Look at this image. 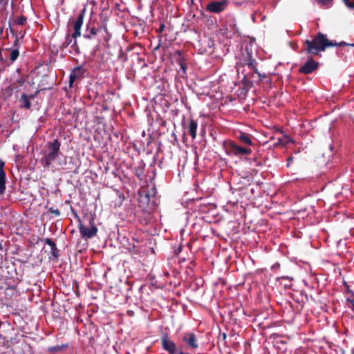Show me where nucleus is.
Returning <instances> with one entry per match:
<instances>
[{
  "mask_svg": "<svg viewBox=\"0 0 354 354\" xmlns=\"http://www.w3.org/2000/svg\"><path fill=\"white\" fill-rule=\"evenodd\" d=\"M344 46H354V44H350L345 41H341L339 43L333 42V41L329 40L326 35L319 32L311 40H305L303 51L311 56L319 55L321 52L325 51L328 47Z\"/></svg>",
  "mask_w": 354,
  "mask_h": 354,
  "instance_id": "nucleus-1",
  "label": "nucleus"
},
{
  "mask_svg": "<svg viewBox=\"0 0 354 354\" xmlns=\"http://www.w3.org/2000/svg\"><path fill=\"white\" fill-rule=\"evenodd\" d=\"M60 142L57 139L48 142V150L44 152V156L41 159V163L44 168H49L53 165L55 160L59 157L60 152Z\"/></svg>",
  "mask_w": 354,
  "mask_h": 354,
  "instance_id": "nucleus-2",
  "label": "nucleus"
},
{
  "mask_svg": "<svg viewBox=\"0 0 354 354\" xmlns=\"http://www.w3.org/2000/svg\"><path fill=\"white\" fill-rule=\"evenodd\" d=\"M104 30L106 32V26L101 24L97 19H90L86 24V28L83 33V37L92 40L96 38V37Z\"/></svg>",
  "mask_w": 354,
  "mask_h": 354,
  "instance_id": "nucleus-3",
  "label": "nucleus"
},
{
  "mask_svg": "<svg viewBox=\"0 0 354 354\" xmlns=\"http://www.w3.org/2000/svg\"><path fill=\"white\" fill-rule=\"evenodd\" d=\"M229 6L228 0L211 1L207 3L205 10L211 14H221L224 12Z\"/></svg>",
  "mask_w": 354,
  "mask_h": 354,
  "instance_id": "nucleus-4",
  "label": "nucleus"
},
{
  "mask_svg": "<svg viewBox=\"0 0 354 354\" xmlns=\"http://www.w3.org/2000/svg\"><path fill=\"white\" fill-rule=\"evenodd\" d=\"M225 150L228 155L236 156L248 155L252 153V149L250 148L239 146L232 141H230L227 143Z\"/></svg>",
  "mask_w": 354,
  "mask_h": 354,
  "instance_id": "nucleus-5",
  "label": "nucleus"
},
{
  "mask_svg": "<svg viewBox=\"0 0 354 354\" xmlns=\"http://www.w3.org/2000/svg\"><path fill=\"white\" fill-rule=\"evenodd\" d=\"M319 65L318 62L315 61L311 56L308 57L304 64L299 68V72L305 75L312 73L317 70Z\"/></svg>",
  "mask_w": 354,
  "mask_h": 354,
  "instance_id": "nucleus-6",
  "label": "nucleus"
},
{
  "mask_svg": "<svg viewBox=\"0 0 354 354\" xmlns=\"http://www.w3.org/2000/svg\"><path fill=\"white\" fill-rule=\"evenodd\" d=\"M85 9L82 10L78 14L77 18L72 21L73 36L80 37L82 35V27L83 25L84 19L85 17Z\"/></svg>",
  "mask_w": 354,
  "mask_h": 354,
  "instance_id": "nucleus-7",
  "label": "nucleus"
},
{
  "mask_svg": "<svg viewBox=\"0 0 354 354\" xmlns=\"http://www.w3.org/2000/svg\"><path fill=\"white\" fill-rule=\"evenodd\" d=\"M161 344L162 348L168 352L169 354H178V350L176 344L171 341L167 334L161 336Z\"/></svg>",
  "mask_w": 354,
  "mask_h": 354,
  "instance_id": "nucleus-8",
  "label": "nucleus"
},
{
  "mask_svg": "<svg viewBox=\"0 0 354 354\" xmlns=\"http://www.w3.org/2000/svg\"><path fill=\"white\" fill-rule=\"evenodd\" d=\"M89 224L90 226H86L82 223L80 224L79 227L80 233L84 238H91L97 234V228L94 223L91 222V220L89 221Z\"/></svg>",
  "mask_w": 354,
  "mask_h": 354,
  "instance_id": "nucleus-9",
  "label": "nucleus"
},
{
  "mask_svg": "<svg viewBox=\"0 0 354 354\" xmlns=\"http://www.w3.org/2000/svg\"><path fill=\"white\" fill-rule=\"evenodd\" d=\"M39 90H37L33 94L28 95L26 93H23L21 95L19 101L20 102V108L26 110H30L31 108V100H34L39 93Z\"/></svg>",
  "mask_w": 354,
  "mask_h": 354,
  "instance_id": "nucleus-10",
  "label": "nucleus"
},
{
  "mask_svg": "<svg viewBox=\"0 0 354 354\" xmlns=\"http://www.w3.org/2000/svg\"><path fill=\"white\" fill-rule=\"evenodd\" d=\"M85 73V70L82 68V66L75 67L71 72L69 75L68 84L69 87L72 88L73 86V83L76 80L82 78L84 77Z\"/></svg>",
  "mask_w": 354,
  "mask_h": 354,
  "instance_id": "nucleus-11",
  "label": "nucleus"
},
{
  "mask_svg": "<svg viewBox=\"0 0 354 354\" xmlns=\"http://www.w3.org/2000/svg\"><path fill=\"white\" fill-rule=\"evenodd\" d=\"M78 37H74L73 33L69 34L67 33L66 35V39L65 41L62 44V46L64 48L68 47L69 45H71V47L75 50H77L78 46H77V38Z\"/></svg>",
  "mask_w": 354,
  "mask_h": 354,
  "instance_id": "nucleus-12",
  "label": "nucleus"
},
{
  "mask_svg": "<svg viewBox=\"0 0 354 354\" xmlns=\"http://www.w3.org/2000/svg\"><path fill=\"white\" fill-rule=\"evenodd\" d=\"M247 56L244 59V64L247 65L250 69L253 70L254 73H258V70L257 68V62L252 57V55L251 52H249L248 50Z\"/></svg>",
  "mask_w": 354,
  "mask_h": 354,
  "instance_id": "nucleus-13",
  "label": "nucleus"
},
{
  "mask_svg": "<svg viewBox=\"0 0 354 354\" xmlns=\"http://www.w3.org/2000/svg\"><path fill=\"white\" fill-rule=\"evenodd\" d=\"M5 162L0 160V195L5 192L6 189V173L3 170Z\"/></svg>",
  "mask_w": 354,
  "mask_h": 354,
  "instance_id": "nucleus-14",
  "label": "nucleus"
},
{
  "mask_svg": "<svg viewBox=\"0 0 354 354\" xmlns=\"http://www.w3.org/2000/svg\"><path fill=\"white\" fill-rule=\"evenodd\" d=\"M145 168V163L142 160L138 161L134 167V174L139 179H142L144 177Z\"/></svg>",
  "mask_w": 354,
  "mask_h": 354,
  "instance_id": "nucleus-15",
  "label": "nucleus"
},
{
  "mask_svg": "<svg viewBox=\"0 0 354 354\" xmlns=\"http://www.w3.org/2000/svg\"><path fill=\"white\" fill-rule=\"evenodd\" d=\"M25 79L23 76H21L19 79L12 83L8 87V90L9 91H15L16 92H19L21 90V87L24 84Z\"/></svg>",
  "mask_w": 354,
  "mask_h": 354,
  "instance_id": "nucleus-16",
  "label": "nucleus"
},
{
  "mask_svg": "<svg viewBox=\"0 0 354 354\" xmlns=\"http://www.w3.org/2000/svg\"><path fill=\"white\" fill-rule=\"evenodd\" d=\"M198 127V123L193 118H190L187 126L188 133L193 139L196 137V131Z\"/></svg>",
  "mask_w": 354,
  "mask_h": 354,
  "instance_id": "nucleus-17",
  "label": "nucleus"
},
{
  "mask_svg": "<svg viewBox=\"0 0 354 354\" xmlns=\"http://www.w3.org/2000/svg\"><path fill=\"white\" fill-rule=\"evenodd\" d=\"M183 340L186 342L188 346L194 348H198V344L196 343V337L194 333L186 334Z\"/></svg>",
  "mask_w": 354,
  "mask_h": 354,
  "instance_id": "nucleus-18",
  "label": "nucleus"
},
{
  "mask_svg": "<svg viewBox=\"0 0 354 354\" xmlns=\"http://www.w3.org/2000/svg\"><path fill=\"white\" fill-rule=\"evenodd\" d=\"M239 139L243 144L248 145H252V141L250 138V136L246 133H241L240 135L239 136Z\"/></svg>",
  "mask_w": 354,
  "mask_h": 354,
  "instance_id": "nucleus-19",
  "label": "nucleus"
},
{
  "mask_svg": "<svg viewBox=\"0 0 354 354\" xmlns=\"http://www.w3.org/2000/svg\"><path fill=\"white\" fill-rule=\"evenodd\" d=\"M57 245H50V259H56L59 257V250L56 248Z\"/></svg>",
  "mask_w": 354,
  "mask_h": 354,
  "instance_id": "nucleus-20",
  "label": "nucleus"
},
{
  "mask_svg": "<svg viewBox=\"0 0 354 354\" xmlns=\"http://www.w3.org/2000/svg\"><path fill=\"white\" fill-rule=\"evenodd\" d=\"M227 26L231 29V30L234 31V32H239V28L237 27L235 17H232V19H229L227 21Z\"/></svg>",
  "mask_w": 354,
  "mask_h": 354,
  "instance_id": "nucleus-21",
  "label": "nucleus"
},
{
  "mask_svg": "<svg viewBox=\"0 0 354 354\" xmlns=\"http://www.w3.org/2000/svg\"><path fill=\"white\" fill-rule=\"evenodd\" d=\"M19 51L17 48L11 49L10 54V59L11 62H14L19 57Z\"/></svg>",
  "mask_w": 354,
  "mask_h": 354,
  "instance_id": "nucleus-22",
  "label": "nucleus"
},
{
  "mask_svg": "<svg viewBox=\"0 0 354 354\" xmlns=\"http://www.w3.org/2000/svg\"><path fill=\"white\" fill-rule=\"evenodd\" d=\"M177 63L180 66V69L185 73L187 69V64L185 62L183 57H180L177 59Z\"/></svg>",
  "mask_w": 354,
  "mask_h": 354,
  "instance_id": "nucleus-23",
  "label": "nucleus"
},
{
  "mask_svg": "<svg viewBox=\"0 0 354 354\" xmlns=\"http://www.w3.org/2000/svg\"><path fill=\"white\" fill-rule=\"evenodd\" d=\"M322 6L328 7L333 4V0H316Z\"/></svg>",
  "mask_w": 354,
  "mask_h": 354,
  "instance_id": "nucleus-24",
  "label": "nucleus"
},
{
  "mask_svg": "<svg viewBox=\"0 0 354 354\" xmlns=\"http://www.w3.org/2000/svg\"><path fill=\"white\" fill-rule=\"evenodd\" d=\"M27 21V18L25 16H20L17 19V25H24Z\"/></svg>",
  "mask_w": 354,
  "mask_h": 354,
  "instance_id": "nucleus-25",
  "label": "nucleus"
},
{
  "mask_svg": "<svg viewBox=\"0 0 354 354\" xmlns=\"http://www.w3.org/2000/svg\"><path fill=\"white\" fill-rule=\"evenodd\" d=\"M183 250V245H175L173 250L175 255L179 254Z\"/></svg>",
  "mask_w": 354,
  "mask_h": 354,
  "instance_id": "nucleus-26",
  "label": "nucleus"
},
{
  "mask_svg": "<svg viewBox=\"0 0 354 354\" xmlns=\"http://www.w3.org/2000/svg\"><path fill=\"white\" fill-rule=\"evenodd\" d=\"M48 212L51 214H53L56 216H59L60 215V211L57 209H54L53 207H50L48 209Z\"/></svg>",
  "mask_w": 354,
  "mask_h": 354,
  "instance_id": "nucleus-27",
  "label": "nucleus"
},
{
  "mask_svg": "<svg viewBox=\"0 0 354 354\" xmlns=\"http://www.w3.org/2000/svg\"><path fill=\"white\" fill-rule=\"evenodd\" d=\"M346 6L348 7L351 10H354V2H351L350 1L346 2Z\"/></svg>",
  "mask_w": 354,
  "mask_h": 354,
  "instance_id": "nucleus-28",
  "label": "nucleus"
},
{
  "mask_svg": "<svg viewBox=\"0 0 354 354\" xmlns=\"http://www.w3.org/2000/svg\"><path fill=\"white\" fill-rule=\"evenodd\" d=\"M346 301L353 305L352 310L354 311V295L352 297H348Z\"/></svg>",
  "mask_w": 354,
  "mask_h": 354,
  "instance_id": "nucleus-29",
  "label": "nucleus"
},
{
  "mask_svg": "<svg viewBox=\"0 0 354 354\" xmlns=\"http://www.w3.org/2000/svg\"><path fill=\"white\" fill-rule=\"evenodd\" d=\"M165 28V26L164 23H162V24H160L159 28L157 30V32L159 33L162 32L164 31Z\"/></svg>",
  "mask_w": 354,
  "mask_h": 354,
  "instance_id": "nucleus-30",
  "label": "nucleus"
},
{
  "mask_svg": "<svg viewBox=\"0 0 354 354\" xmlns=\"http://www.w3.org/2000/svg\"><path fill=\"white\" fill-rule=\"evenodd\" d=\"M278 142L274 144V146H277L278 145H284L286 144V142L283 140V138H279Z\"/></svg>",
  "mask_w": 354,
  "mask_h": 354,
  "instance_id": "nucleus-31",
  "label": "nucleus"
},
{
  "mask_svg": "<svg viewBox=\"0 0 354 354\" xmlns=\"http://www.w3.org/2000/svg\"><path fill=\"white\" fill-rule=\"evenodd\" d=\"M287 161H288V163H287V167H290V165L292 162L293 161V157L292 156H290L287 159Z\"/></svg>",
  "mask_w": 354,
  "mask_h": 354,
  "instance_id": "nucleus-32",
  "label": "nucleus"
},
{
  "mask_svg": "<svg viewBox=\"0 0 354 354\" xmlns=\"http://www.w3.org/2000/svg\"><path fill=\"white\" fill-rule=\"evenodd\" d=\"M19 44V38L17 37H16L15 40L14 41L13 46L17 48V47H18Z\"/></svg>",
  "mask_w": 354,
  "mask_h": 354,
  "instance_id": "nucleus-33",
  "label": "nucleus"
},
{
  "mask_svg": "<svg viewBox=\"0 0 354 354\" xmlns=\"http://www.w3.org/2000/svg\"><path fill=\"white\" fill-rule=\"evenodd\" d=\"M256 73L259 75V77L261 80H262V79H264V78H266V75L265 73H264V74H261V73H260L259 71H258V73Z\"/></svg>",
  "mask_w": 354,
  "mask_h": 354,
  "instance_id": "nucleus-34",
  "label": "nucleus"
},
{
  "mask_svg": "<svg viewBox=\"0 0 354 354\" xmlns=\"http://www.w3.org/2000/svg\"><path fill=\"white\" fill-rule=\"evenodd\" d=\"M45 243L50 244V243H55L53 242L50 239H46L45 241Z\"/></svg>",
  "mask_w": 354,
  "mask_h": 354,
  "instance_id": "nucleus-35",
  "label": "nucleus"
},
{
  "mask_svg": "<svg viewBox=\"0 0 354 354\" xmlns=\"http://www.w3.org/2000/svg\"><path fill=\"white\" fill-rule=\"evenodd\" d=\"M279 268V263H277L275 264H274L272 267V269H274V268Z\"/></svg>",
  "mask_w": 354,
  "mask_h": 354,
  "instance_id": "nucleus-36",
  "label": "nucleus"
},
{
  "mask_svg": "<svg viewBox=\"0 0 354 354\" xmlns=\"http://www.w3.org/2000/svg\"><path fill=\"white\" fill-rule=\"evenodd\" d=\"M57 350H58V349H57V347H53V348H50V351H57Z\"/></svg>",
  "mask_w": 354,
  "mask_h": 354,
  "instance_id": "nucleus-37",
  "label": "nucleus"
},
{
  "mask_svg": "<svg viewBox=\"0 0 354 354\" xmlns=\"http://www.w3.org/2000/svg\"><path fill=\"white\" fill-rule=\"evenodd\" d=\"M349 0H342V1L346 4V2L348 1Z\"/></svg>",
  "mask_w": 354,
  "mask_h": 354,
  "instance_id": "nucleus-38",
  "label": "nucleus"
},
{
  "mask_svg": "<svg viewBox=\"0 0 354 354\" xmlns=\"http://www.w3.org/2000/svg\"><path fill=\"white\" fill-rule=\"evenodd\" d=\"M349 0H342V1L346 4V2L348 1Z\"/></svg>",
  "mask_w": 354,
  "mask_h": 354,
  "instance_id": "nucleus-39",
  "label": "nucleus"
},
{
  "mask_svg": "<svg viewBox=\"0 0 354 354\" xmlns=\"http://www.w3.org/2000/svg\"><path fill=\"white\" fill-rule=\"evenodd\" d=\"M281 278H283V279H290L288 277H282Z\"/></svg>",
  "mask_w": 354,
  "mask_h": 354,
  "instance_id": "nucleus-40",
  "label": "nucleus"
},
{
  "mask_svg": "<svg viewBox=\"0 0 354 354\" xmlns=\"http://www.w3.org/2000/svg\"><path fill=\"white\" fill-rule=\"evenodd\" d=\"M178 354H185V353H184L183 352H179V353L178 352Z\"/></svg>",
  "mask_w": 354,
  "mask_h": 354,
  "instance_id": "nucleus-41",
  "label": "nucleus"
},
{
  "mask_svg": "<svg viewBox=\"0 0 354 354\" xmlns=\"http://www.w3.org/2000/svg\"><path fill=\"white\" fill-rule=\"evenodd\" d=\"M189 244H187L186 246L187 247V248H189Z\"/></svg>",
  "mask_w": 354,
  "mask_h": 354,
  "instance_id": "nucleus-42",
  "label": "nucleus"
},
{
  "mask_svg": "<svg viewBox=\"0 0 354 354\" xmlns=\"http://www.w3.org/2000/svg\"><path fill=\"white\" fill-rule=\"evenodd\" d=\"M1 245H0V249H1V250H2V249H3V248L1 247Z\"/></svg>",
  "mask_w": 354,
  "mask_h": 354,
  "instance_id": "nucleus-43",
  "label": "nucleus"
},
{
  "mask_svg": "<svg viewBox=\"0 0 354 354\" xmlns=\"http://www.w3.org/2000/svg\"><path fill=\"white\" fill-rule=\"evenodd\" d=\"M3 0H0V1H3Z\"/></svg>",
  "mask_w": 354,
  "mask_h": 354,
  "instance_id": "nucleus-44",
  "label": "nucleus"
}]
</instances>
